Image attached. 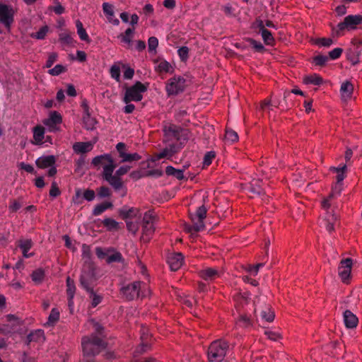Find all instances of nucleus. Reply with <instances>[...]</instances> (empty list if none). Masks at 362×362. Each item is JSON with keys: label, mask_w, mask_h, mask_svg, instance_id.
<instances>
[{"label": "nucleus", "mask_w": 362, "mask_h": 362, "mask_svg": "<svg viewBox=\"0 0 362 362\" xmlns=\"http://www.w3.org/2000/svg\"><path fill=\"white\" fill-rule=\"evenodd\" d=\"M91 165L94 167L103 165V177L106 180L115 191L121 192V196L127 194V189L124 187L121 177L126 175L130 170L131 166L124 165L120 166L113 175L114 170L117 167L111 154L105 153L95 156L93 158Z\"/></svg>", "instance_id": "nucleus-1"}, {"label": "nucleus", "mask_w": 362, "mask_h": 362, "mask_svg": "<svg viewBox=\"0 0 362 362\" xmlns=\"http://www.w3.org/2000/svg\"><path fill=\"white\" fill-rule=\"evenodd\" d=\"M254 295L253 306L254 314L256 315L259 311L263 320L268 322H272L275 318V313L270 305L266 303L264 300L261 302L259 295L262 294L261 290L257 288L256 291H252Z\"/></svg>", "instance_id": "nucleus-2"}, {"label": "nucleus", "mask_w": 362, "mask_h": 362, "mask_svg": "<svg viewBox=\"0 0 362 362\" xmlns=\"http://www.w3.org/2000/svg\"><path fill=\"white\" fill-rule=\"evenodd\" d=\"M122 294L127 300H133L136 298H144L150 294L148 285L141 281H134L121 288Z\"/></svg>", "instance_id": "nucleus-3"}, {"label": "nucleus", "mask_w": 362, "mask_h": 362, "mask_svg": "<svg viewBox=\"0 0 362 362\" xmlns=\"http://www.w3.org/2000/svg\"><path fill=\"white\" fill-rule=\"evenodd\" d=\"M82 347L84 355L91 356L99 354L105 348V343L100 337L92 334L82 339Z\"/></svg>", "instance_id": "nucleus-4"}, {"label": "nucleus", "mask_w": 362, "mask_h": 362, "mask_svg": "<svg viewBox=\"0 0 362 362\" xmlns=\"http://www.w3.org/2000/svg\"><path fill=\"white\" fill-rule=\"evenodd\" d=\"M228 344L223 340L213 341L208 349L209 362H221L228 351Z\"/></svg>", "instance_id": "nucleus-5"}, {"label": "nucleus", "mask_w": 362, "mask_h": 362, "mask_svg": "<svg viewBox=\"0 0 362 362\" xmlns=\"http://www.w3.org/2000/svg\"><path fill=\"white\" fill-rule=\"evenodd\" d=\"M148 86L140 81L136 82L133 86L126 88L123 101L129 103L132 101L139 102L143 98L142 94L147 90Z\"/></svg>", "instance_id": "nucleus-6"}, {"label": "nucleus", "mask_w": 362, "mask_h": 362, "mask_svg": "<svg viewBox=\"0 0 362 362\" xmlns=\"http://www.w3.org/2000/svg\"><path fill=\"white\" fill-rule=\"evenodd\" d=\"M186 87V80L183 77L174 76L168 80L165 90L169 96L177 95L182 93Z\"/></svg>", "instance_id": "nucleus-7"}, {"label": "nucleus", "mask_w": 362, "mask_h": 362, "mask_svg": "<svg viewBox=\"0 0 362 362\" xmlns=\"http://www.w3.org/2000/svg\"><path fill=\"white\" fill-rule=\"evenodd\" d=\"M351 43L353 46L348 49L346 57L352 65L354 66L359 63L362 55V40L354 38Z\"/></svg>", "instance_id": "nucleus-8"}, {"label": "nucleus", "mask_w": 362, "mask_h": 362, "mask_svg": "<svg viewBox=\"0 0 362 362\" xmlns=\"http://www.w3.org/2000/svg\"><path fill=\"white\" fill-rule=\"evenodd\" d=\"M353 259L351 258L343 259L340 261L338 267V274L344 284H348L350 282Z\"/></svg>", "instance_id": "nucleus-9"}, {"label": "nucleus", "mask_w": 362, "mask_h": 362, "mask_svg": "<svg viewBox=\"0 0 362 362\" xmlns=\"http://www.w3.org/2000/svg\"><path fill=\"white\" fill-rule=\"evenodd\" d=\"M92 279L89 274L83 273L80 278L81 286L88 292H90V298H91V305L95 308L101 303L102 296L94 293L90 286V281Z\"/></svg>", "instance_id": "nucleus-10"}, {"label": "nucleus", "mask_w": 362, "mask_h": 362, "mask_svg": "<svg viewBox=\"0 0 362 362\" xmlns=\"http://www.w3.org/2000/svg\"><path fill=\"white\" fill-rule=\"evenodd\" d=\"M165 142H170L174 144V141H177L180 139L181 129L174 124H167L163 127Z\"/></svg>", "instance_id": "nucleus-11"}, {"label": "nucleus", "mask_w": 362, "mask_h": 362, "mask_svg": "<svg viewBox=\"0 0 362 362\" xmlns=\"http://www.w3.org/2000/svg\"><path fill=\"white\" fill-rule=\"evenodd\" d=\"M14 11L11 6L0 4V22L7 28H10L13 22Z\"/></svg>", "instance_id": "nucleus-12"}, {"label": "nucleus", "mask_w": 362, "mask_h": 362, "mask_svg": "<svg viewBox=\"0 0 362 362\" xmlns=\"http://www.w3.org/2000/svg\"><path fill=\"white\" fill-rule=\"evenodd\" d=\"M116 149L121 158L120 163L131 162L134 160H139L141 158V156L137 153H128L126 152V144L123 142H119L116 145Z\"/></svg>", "instance_id": "nucleus-13"}, {"label": "nucleus", "mask_w": 362, "mask_h": 362, "mask_svg": "<svg viewBox=\"0 0 362 362\" xmlns=\"http://www.w3.org/2000/svg\"><path fill=\"white\" fill-rule=\"evenodd\" d=\"M62 122V115L57 111L51 112L47 119L43 121V124L49 128L50 132L58 131L59 125Z\"/></svg>", "instance_id": "nucleus-14"}, {"label": "nucleus", "mask_w": 362, "mask_h": 362, "mask_svg": "<svg viewBox=\"0 0 362 362\" xmlns=\"http://www.w3.org/2000/svg\"><path fill=\"white\" fill-rule=\"evenodd\" d=\"M222 270L217 268L206 267L199 272V276L205 281H211L219 278Z\"/></svg>", "instance_id": "nucleus-15"}, {"label": "nucleus", "mask_w": 362, "mask_h": 362, "mask_svg": "<svg viewBox=\"0 0 362 362\" xmlns=\"http://www.w3.org/2000/svg\"><path fill=\"white\" fill-rule=\"evenodd\" d=\"M184 257L180 252H172L168 255V263L173 271L178 270L182 265Z\"/></svg>", "instance_id": "nucleus-16"}, {"label": "nucleus", "mask_w": 362, "mask_h": 362, "mask_svg": "<svg viewBox=\"0 0 362 362\" xmlns=\"http://www.w3.org/2000/svg\"><path fill=\"white\" fill-rule=\"evenodd\" d=\"M191 220L192 222V225H185V230L189 233L194 234V233L202 230L204 228V219L203 218H197L198 216L194 214H191Z\"/></svg>", "instance_id": "nucleus-17"}, {"label": "nucleus", "mask_w": 362, "mask_h": 362, "mask_svg": "<svg viewBox=\"0 0 362 362\" xmlns=\"http://www.w3.org/2000/svg\"><path fill=\"white\" fill-rule=\"evenodd\" d=\"M178 151L175 144H170L169 146L163 148L160 153L154 155L153 160H158L163 158H170Z\"/></svg>", "instance_id": "nucleus-18"}, {"label": "nucleus", "mask_w": 362, "mask_h": 362, "mask_svg": "<svg viewBox=\"0 0 362 362\" xmlns=\"http://www.w3.org/2000/svg\"><path fill=\"white\" fill-rule=\"evenodd\" d=\"M343 317L346 327L349 329H354L357 327L358 319L357 316L349 310H346L344 312Z\"/></svg>", "instance_id": "nucleus-19"}, {"label": "nucleus", "mask_w": 362, "mask_h": 362, "mask_svg": "<svg viewBox=\"0 0 362 362\" xmlns=\"http://www.w3.org/2000/svg\"><path fill=\"white\" fill-rule=\"evenodd\" d=\"M103 10L109 22L114 25H119V21L115 18L114 7L112 4L105 2L103 4Z\"/></svg>", "instance_id": "nucleus-20"}, {"label": "nucleus", "mask_w": 362, "mask_h": 362, "mask_svg": "<svg viewBox=\"0 0 362 362\" xmlns=\"http://www.w3.org/2000/svg\"><path fill=\"white\" fill-rule=\"evenodd\" d=\"M33 245V241L30 239H22L18 241V246L22 250L23 257L29 258L33 256L34 254L33 252L28 253Z\"/></svg>", "instance_id": "nucleus-21"}, {"label": "nucleus", "mask_w": 362, "mask_h": 362, "mask_svg": "<svg viewBox=\"0 0 362 362\" xmlns=\"http://www.w3.org/2000/svg\"><path fill=\"white\" fill-rule=\"evenodd\" d=\"M345 24H346L347 30L356 29L357 25L362 23V16L361 15H349L344 18Z\"/></svg>", "instance_id": "nucleus-22"}, {"label": "nucleus", "mask_w": 362, "mask_h": 362, "mask_svg": "<svg viewBox=\"0 0 362 362\" xmlns=\"http://www.w3.org/2000/svg\"><path fill=\"white\" fill-rule=\"evenodd\" d=\"M33 140L32 144L35 145H42L45 138V128L40 125L35 127L33 129Z\"/></svg>", "instance_id": "nucleus-23"}, {"label": "nucleus", "mask_w": 362, "mask_h": 362, "mask_svg": "<svg viewBox=\"0 0 362 362\" xmlns=\"http://www.w3.org/2000/svg\"><path fill=\"white\" fill-rule=\"evenodd\" d=\"M93 148V143L88 142H76L73 145V150L76 153H85L90 151Z\"/></svg>", "instance_id": "nucleus-24"}, {"label": "nucleus", "mask_w": 362, "mask_h": 362, "mask_svg": "<svg viewBox=\"0 0 362 362\" xmlns=\"http://www.w3.org/2000/svg\"><path fill=\"white\" fill-rule=\"evenodd\" d=\"M56 159L54 156H42L37 159L36 165L40 168L52 167L55 163Z\"/></svg>", "instance_id": "nucleus-25"}, {"label": "nucleus", "mask_w": 362, "mask_h": 362, "mask_svg": "<svg viewBox=\"0 0 362 362\" xmlns=\"http://www.w3.org/2000/svg\"><path fill=\"white\" fill-rule=\"evenodd\" d=\"M340 91L344 100L349 99L353 94L354 86L350 81H346L341 84Z\"/></svg>", "instance_id": "nucleus-26"}, {"label": "nucleus", "mask_w": 362, "mask_h": 362, "mask_svg": "<svg viewBox=\"0 0 362 362\" xmlns=\"http://www.w3.org/2000/svg\"><path fill=\"white\" fill-rule=\"evenodd\" d=\"M155 232L154 225H142L141 239L143 242H148Z\"/></svg>", "instance_id": "nucleus-27"}, {"label": "nucleus", "mask_w": 362, "mask_h": 362, "mask_svg": "<svg viewBox=\"0 0 362 362\" xmlns=\"http://www.w3.org/2000/svg\"><path fill=\"white\" fill-rule=\"evenodd\" d=\"M337 221V216L332 213H327L326 216L324 219L325 222L326 229L332 233L334 230V224Z\"/></svg>", "instance_id": "nucleus-28"}, {"label": "nucleus", "mask_w": 362, "mask_h": 362, "mask_svg": "<svg viewBox=\"0 0 362 362\" xmlns=\"http://www.w3.org/2000/svg\"><path fill=\"white\" fill-rule=\"evenodd\" d=\"M258 33L261 34L262 38L266 45L274 46L275 45L276 40L271 31L264 28Z\"/></svg>", "instance_id": "nucleus-29"}, {"label": "nucleus", "mask_w": 362, "mask_h": 362, "mask_svg": "<svg viewBox=\"0 0 362 362\" xmlns=\"http://www.w3.org/2000/svg\"><path fill=\"white\" fill-rule=\"evenodd\" d=\"M28 342L36 341L43 342L45 339L44 331L42 329H37L30 333L27 337Z\"/></svg>", "instance_id": "nucleus-30"}, {"label": "nucleus", "mask_w": 362, "mask_h": 362, "mask_svg": "<svg viewBox=\"0 0 362 362\" xmlns=\"http://www.w3.org/2000/svg\"><path fill=\"white\" fill-rule=\"evenodd\" d=\"M24 204V200L23 197H18V199H13L10 200L8 210L11 213L16 212L19 210Z\"/></svg>", "instance_id": "nucleus-31"}, {"label": "nucleus", "mask_w": 362, "mask_h": 362, "mask_svg": "<svg viewBox=\"0 0 362 362\" xmlns=\"http://www.w3.org/2000/svg\"><path fill=\"white\" fill-rule=\"evenodd\" d=\"M345 29H347L346 24H345V21H344L341 23H339L337 27H332V33L331 36L333 38L339 37L344 35V31Z\"/></svg>", "instance_id": "nucleus-32"}, {"label": "nucleus", "mask_w": 362, "mask_h": 362, "mask_svg": "<svg viewBox=\"0 0 362 362\" xmlns=\"http://www.w3.org/2000/svg\"><path fill=\"white\" fill-rule=\"evenodd\" d=\"M303 82L306 84H314L319 86L323 83V79L320 76L315 74L313 75L306 76L303 79Z\"/></svg>", "instance_id": "nucleus-33"}, {"label": "nucleus", "mask_w": 362, "mask_h": 362, "mask_svg": "<svg viewBox=\"0 0 362 362\" xmlns=\"http://www.w3.org/2000/svg\"><path fill=\"white\" fill-rule=\"evenodd\" d=\"M141 339L142 342H141L140 346H139L135 351V352L139 354H143L144 352L146 351L149 348V343L148 341V334H146L144 331L143 332V333L141 334Z\"/></svg>", "instance_id": "nucleus-34"}, {"label": "nucleus", "mask_w": 362, "mask_h": 362, "mask_svg": "<svg viewBox=\"0 0 362 362\" xmlns=\"http://www.w3.org/2000/svg\"><path fill=\"white\" fill-rule=\"evenodd\" d=\"M173 67L171 64L165 60H161L158 62L156 71L159 73H168L171 71Z\"/></svg>", "instance_id": "nucleus-35"}, {"label": "nucleus", "mask_w": 362, "mask_h": 362, "mask_svg": "<svg viewBox=\"0 0 362 362\" xmlns=\"http://www.w3.org/2000/svg\"><path fill=\"white\" fill-rule=\"evenodd\" d=\"M59 315L60 313L57 308H52L48 317V320L46 322V325L49 326H53L55 325L59 320Z\"/></svg>", "instance_id": "nucleus-36"}, {"label": "nucleus", "mask_w": 362, "mask_h": 362, "mask_svg": "<svg viewBox=\"0 0 362 362\" xmlns=\"http://www.w3.org/2000/svg\"><path fill=\"white\" fill-rule=\"evenodd\" d=\"M45 278V272L42 269H37L33 272L31 279L35 284H40Z\"/></svg>", "instance_id": "nucleus-37"}, {"label": "nucleus", "mask_w": 362, "mask_h": 362, "mask_svg": "<svg viewBox=\"0 0 362 362\" xmlns=\"http://www.w3.org/2000/svg\"><path fill=\"white\" fill-rule=\"evenodd\" d=\"M112 204L111 202H104L100 204H98L95 206L93 214L94 216H99L103 213L106 209L112 208Z\"/></svg>", "instance_id": "nucleus-38"}, {"label": "nucleus", "mask_w": 362, "mask_h": 362, "mask_svg": "<svg viewBox=\"0 0 362 362\" xmlns=\"http://www.w3.org/2000/svg\"><path fill=\"white\" fill-rule=\"evenodd\" d=\"M165 173L168 175H173L178 180L184 178L183 170L175 169L172 166H168L165 169Z\"/></svg>", "instance_id": "nucleus-39"}, {"label": "nucleus", "mask_w": 362, "mask_h": 362, "mask_svg": "<svg viewBox=\"0 0 362 362\" xmlns=\"http://www.w3.org/2000/svg\"><path fill=\"white\" fill-rule=\"evenodd\" d=\"M59 40L62 43L67 45H71L74 43L72 33L68 31L59 34Z\"/></svg>", "instance_id": "nucleus-40"}, {"label": "nucleus", "mask_w": 362, "mask_h": 362, "mask_svg": "<svg viewBox=\"0 0 362 362\" xmlns=\"http://www.w3.org/2000/svg\"><path fill=\"white\" fill-rule=\"evenodd\" d=\"M333 37H320L313 40V43L319 47H329L333 44Z\"/></svg>", "instance_id": "nucleus-41"}, {"label": "nucleus", "mask_w": 362, "mask_h": 362, "mask_svg": "<svg viewBox=\"0 0 362 362\" xmlns=\"http://www.w3.org/2000/svg\"><path fill=\"white\" fill-rule=\"evenodd\" d=\"M110 74L112 78L116 81H120V67L119 63H115L110 69Z\"/></svg>", "instance_id": "nucleus-42"}, {"label": "nucleus", "mask_w": 362, "mask_h": 362, "mask_svg": "<svg viewBox=\"0 0 362 362\" xmlns=\"http://www.w3.org/2000/svg\"><path fill=\"white\" fill-rule=\"evenodd\" d=\"M103 223L108 230H117L119 228L118 222L111 218H105Z\"/></svg>", "instance_id": "nucleus-43"}, {"label": "nucleus", "mask_w": 362, "mask_h": 362, "mask_svg": "<svg viewBox=\"0 0 362 362\" xmlns=\"http://www.w3.org/2000/svg\"><path fill=\"white\" fill-rule=\"evenodd\" d=\"M156 215L153 211H146L143 217V225H154Z\"/></svg>", "instance_id": "nucleus-44"}, {"label": "nucleus", "mask_w": 362, "mask_h": 362, "mask_svg": "<svg viewBox=\"0 0 362 362\" xmlns=\"http://www.w3.org/2000/svg\"><path fill=\"white\" fill-rule=\"evenodd\" d=\"M133 34H134V29L127 28L125 30L124 33L120 34L119 37H120L122 39V41L123 42L130 45V43L132 42V37H133Z\"/></svg>", "instance_id": "nucleus-45"}, {"label": "nucleus", "mask_w": 362, "mask_h": 362, "mask_svg": "<svg viewBox=\"0 0 362 362\" xmlns=\"http://www.w3.org/2000/svg\"><path fill=\"white\" fill-rule=\"evenodd\" d=\"M126 225L129 232L132 233L134 235H136L139 228L138 222L132 220H126Z\"/></svg>", "instance_id": "nucleus-46"}, {"label": "nucleus", "mask_w": 362, "mask_h": 362, "mask_svg": "<svg viewBox=\"0 0 362 362\" xmlns=\"http://www.w3.org/2000/svg\"><path fill=\"white\" fill-rule=\"evenodd\" d=\"M328 61V57L319 54L313 58V62L316 66H323L326 64L327 62Z\"/></svg>", "instance_id": "nucleus-47"}, {"label": "nucleus", "mask_w": 362, "mask_h": 362, "mask_svg": "<svg viewBox=\"0 0 362 362\" xmlns=\"http://www.w3.org/2000/svg\"><path fill=\"white\" fill-rule=\"evenodd\" d=\"M216 157L215 151H208L204 156L203 164L204 166H209L211 164L212 160Z\"/></svg>", "instance_id": "nucleus-48"}, {"label": "nucleus", "mask_w": 362, "mask_h": 362, "mask_svg": "<svg viewBox=\"0 0 362 362\" xmlns=\"http://www.w3.org/2000/svg\"><path fill=\"white\" fill-rule=\"evenodd\" d=\"M264 334L269 339L274 341H276L279 339H281L283 337L280 333L270 330H266L264 332Z\"/></svg>", "instance_id": "nucleus-49"}, {"label": "nucleus", "mask_w": 362, "mask_h": 362, "mask_svg": "<svg viewBox=\"0 0 362 362\" xmlns=\"http://www.w3.org/2000/svg\"><path fill=\"white\" fill-rule=\"evenodd\" d=\"M48 30L49 28L47 25L43 26L36 33L33 34L32 37L38 40H42L46 36Z\"/></svg>", "instance_id": "nucleus-50"}, {"label": "nucleus", "mask_w": 362, "mask_h": 362, "mask_svg": "<svg viewBox=\"0 0 362 362\" xmlns=\"http://www.w3.org/2000/svg\"><path fill=\"white\" fill-rule=\"evenodd\" d=\"M65 71L66 68L64 66L61 64H57L54 68L49 69L48 72L52 76H58L60 74L64 72Z\"/></svg>", "instance_id": "nucleus-51"}, {"label": "nucleus", "mask_w": 362, "mask_h": 362, "mask_svg": "<svg viewBox=\"0 0 362 362\" xmlns=\"http://www.w3.org/2000/svg\"><path fill=\"white\" fill-rule=\"evenodd\" d=\"M225 139L228 141L234 142L238 140V134L232 129H227L225 134Z\"/></svg>", "instance_id": "nucleus-52"}, {"label": "nucleus", "mask_w": 362, "mask_h": 362, "mask_svg": "<svg viewBox=\"0 0 362 362\" xmlns=\"http://www.w3.org/2000/svg\"><path fill=\"white\" fill-rule=\"evenodd\" d=\"M250 44L252 45L253 48L257 52L263 53L266 51L265 47L260 42L250 39Z\"/></svg>", "instance_id": "nucleus-53"}, {"label": "nucleus", "mask_w": 362, "mask_h": 362, "mask_svg": "<svg viewBox=\"0 0 362 362\" xmlns=\"http://www.w3.org/2000/svg\"><path fill=\"white\" fill-rule=\"evenodd\" d=\"M66 286H67V294L70 298H73L75 286L74 285V281H72L69 276L66 278Z\"/></svg>", "instance_id": "nucleus-54"}, {"label": "nucleus", "mask_w": 362, "mask_h": 362, "mask_svg": "<svg viewBox=\"0 0 362 362\" xmlns=\"http://www.w3.org/2000/svg\"><path fill=\"white\" fill-rule=\"evenodd\" d=\"M342 52H343L342 48H340V47L334 48L332 51L329 52L328 59L330 58L331 59H337L340 57Z\"/></svg>", "instance_id": "nucleus-55"}, {"label": "nucleus", "mask_w": 362, "mask_h": 362, "mask_svg": "<svg viewBox=\"0 0 362 362\" xmlns=\"http://www.w3.org/2000/svg\"><path fill=\"white\" fill-rule=\"evenodd\" d=\"M158 45V40L156 37H151L148 41L149 52L155 51Z\"/></svg>", "instance_id": "nucleus-56"}, {"label": "nucleus", "mask_w": 362, "mask_h": 362, "mask_svg": "<svg viewBox=\"0 0 362 362\" xmlns=\"http://www.w3.org/2000/svg\"><path fill=\"white\" fill-rule=\"evenodd\" d=\"M178 55L182 61H185L188 58L189 49L187 47H182L178 51Z\"/></svg>", "instance_id": "nucleus-57"}, {"label": "nucleus", "mask_w": 362, "mask_h": 362, "mask_svg": "<svg viewBox=\"0 0 362 362\" xmlns=\"http://www.w3.org/2000/svg\"><path fill=\"white\" fill-rule=\"evenodd\" d=\"M61 194V192L55 182L52 183L51 189L49 190V196L52 197H57Z\"/></svg>", "instance_id": "nucleus-58"}, {"label": "nucleus", "mask_w": 362, "mask_h": 362, "mask_svg": "<svg viewBox=\"0 0 362 362\" xmlns=\"http://www.w3.org/2000/svg\"><path fill=\"white\" fill-rule=\"evenodd\" d=\"M98 194L100 197H108L110 196L111 192L108 187L103 186L98 189Z\"/></svg>", "instance_id": "nucleus-59"}, {"label": "nucleus", "mask_w": 362, "mask_h": 362, "mask_svg": "<svg viewBox=\"0 0 362 362\" xmlns=\"http://www.w3.org/2000/svg\"><path fill=\"white\" fill-rule=\"evenodd\" d=\"M122 259V255L119 252H115L107 256L106 262L107 263H112L115 262H119Z\"/></svg>", "instance_id": "nucleus-60"}, {"label": "nucleus", "mask_w": 362, "mask_h": 362, "mask_svg": "<svg viewBox=\"0 0 362 362\" xmlns=\"http://www.w3.org/2000/svg\"><path fill=\"white\" fill-rule=\"evenodd\" d=\"M206 209L204 206H199L197 210L196 211L195 214H194L195 216H198L199 218H203L204 219L206 218Z\"/></svg>", "instance_id": "nucleus-61"}, {"label": "nucleus", "mask_w": 362, "mask_h": 362, "mask_svg": "<svg viewBox=\"0 0 362 362\" xmlns=\"http://www.w3.org/2000/svg\"><path fill=\"white\" fill-rule=\"evenodd\" d=\"M264 266V263H258L253 266H250V276H256L261 267Z\"/></svg>", "instance_id": "nucleus-62"}, {"label": "nucleus", "mask_w": 362, "mask_h": 362, "mask_svg": "<svg viewBox=\"0 0 362 362\" xmlns=\"http://www.w3.org/2000/svg\"><path fill=\"white\" fill-rule=\"evenodd\" d=\"M236 300L238 301L237 308L239 309L240 306L244 307L247 305V299L246 297L239 294L236 296Z\"/></svg>", "instance_id": "nucleus-63"}, {"label": "nucleus", "mask_w": 362, "mask_h": 362, "mask_svg": "<svg viewBox=\"0 0 362 362\" xmlns=\"http://www.w3.org/2000/svg\"><path fill=\"white\" fill-rule=\"evenodd\" d=\"M95 192L92 189H86L83 192V197L87 201H93L95 199Z\"/></svg>", "instance_id": "nucleus-64"}]
</instances>
